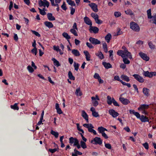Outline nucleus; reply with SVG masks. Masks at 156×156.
I'll use <instances>...</instances> for the list:
<instances>
[{
  "mask_svg": "<svg viewBox=\"0 0 156 156\" xmlns=\"http://www.w3.org/2000/svg\"><path fill=\"white\" fill-rule=\"evenodd\" d=\"M117 54L122 58H125L126 56L128 57L129 58H132V55L130 52L128 51L127 49L124 50H119L117 52Z\"/></svg>",
  "mask_w": 156,
  "mask_h": 156,
  "instance_id": "1",
  "label": "nucleus"
},
{
  "mask_svg": "<svg viewBox=\"0 0 156 156\" xmlns=\"http://www.w3.org/2000/svg\"><path fill=\"white\" fill-rule=\"evenodd\" d=\"M130 28L134 31L138 32L140 30V27L137 23L134 22H131L130 23Z\"/></svg>",
  "mask_w": 156,
  "mask_h": 156,
  "instance_id": "2",
  "label": "nucleus"
},
{
  "mask_svg": "<svg viewBox=\"0 0 156 156\" xmlns=\"http://www.w3.org/2000/svg\"><path fill=\"white\" fill-rule=\"evenodd\" d=\"M91 143L95 145H101L102 143V140L100 137H95L93 140H91Z\"/></svg>",
  "mask_w": 156,
  "mask_h": 156,
  "instance_id": "3",
  "label": "nucleus"
},
{
  "mask_svg": "<svg viewBox=\"0 0 156 156\" xmlns=\"http://www.w3.org/2000/svg\"><path fill=\"white\" fill-rule=\"evenodd\" d=\"M43 1H42V0L39 1L38 4L39 6L41 7L43 6L45 7L46 6L48 8L49 5V3L47 0H43Z\"/></svg>",
  "mask_w": 156,
  "mask_h": 156,
  "instance_id": "4",
  "label": "nucleus"
},
{
  "mask_svg": "<svg viewBox=\"0 0 156 156\" xmlns=\"http://www.w3.org/2000/svg\"><path fill=\"white\" fill-rule=\"evenodd\" d=\"M133 76L140 83H142L144 81V79L138 74H134L133 75Z\"/></svg>",
  "mask_w": 156,
  "mask_h": 156,
  "instance_id": "5",
  "label": "nucleus"
},
{
  "mask_svg": "<svg viewBox=\"0 0 156 156\" xmlns=\"http://www.w3.org/2000/svg\"><path fill=\"white\" fill-rule=\"evenodd\" d=\"M108 112L109 114L114 118H116L119 115V114L118 112L112 109H109Z\"/></svg>",
  "mask_w": 156,
  "mask_h": 156,
  "instance_id": "6",
  "label": "nucleus"
},
{
  "mask_svg": "<svg viewBox=\"0 0 156 156\" xmlns=\"http://www.w3.org/2000/svg\"><path fill=\"white\" fill-rule=\"evenodd\" d=\"M89 41L93 44L96 45L99 44L101 43V42L99 40L91 37L89 38Z\"/></svg>",
  "mask_w": 156,
  "mask_h": 156,
  "instance_id": "7",
  "label": "nucleus"
},
{
  "mask_svg": "<svg viewBox=\"0 0 156 156\" xmlns=\"http://www.w3.org/2000/svg\"><path fill=\"white\" fill-rule=\"evenodd\" d=\"M139 55L141 58L143 60L147 61L149 60L150 58L147 55L142 52H140L139 53Z\"/></svg>",
  "mask_w": 156,
  "mask_h": 156,
  "instance_id": "8",
  "label": "nucleus"
},
{
  "mask_svg": "<svg viewBox=\"0 0 156 156\" xmlns=\"http://www.w3.org/2000/svg\"><path fill=\"white\" fill-rule=\"evenodd\" d=\"M88 5L91 8L92 10L94 12H98V5L94 3H91L89 4Z\"/></svg>",
  "mask_w": 156,
  "mask_h": 156,
  "instance_id": "9",
  "label": "nucleus"
},
{
  "mask_svg": "<svg viewBox=\"0 0 156 156\" xmlns=\"http://www.w3.org/2000/svg\"><path fill=\"white\" fill-rule=\"evenodd\" d=\"M99 29L96 27H90L89 31L90 32H92V31L94 34H97L98 33L99 31Z\"/></svg>",
  "mask_w": 156,
  "mask_h": 156,
  "instance_id": "10",
  "label": "nucleus"
},
{
  "mask_svg": "<svg viewBox=\"0 0 156 156\" xmlns=\"http://www.w3.org/2000/svg\"><path fill=\"white\" fill-rule=\"evenodd\" d=\"M119 99L120 101L124 105H127L130 103V101L128 99L124 98H120Z\"/></svg>",
  "mask_w": 156,
  "mask_h": 156,
  "instance_id": "11",
  "label": "nucleus"
},
{
  "mask_svg": "<svg viewBox=\"0 0 156 156\" xmlns=\"http://www.w3.org/2000/svg\"><path fill=\"white\" fill-rule=\"evenodd\" d=\"M84 21L87 25L91 26L92 25V22L89 18L87 16H85L84 18Z\"/></svg>",
  "mask_w": 156,
  "mask_h": 156,
  "instance_id": "12",
  "label": "nucleus"
},
{
  "mask_svg": "<svg viewBox=\"0 0 156 156\" xmlns=\"http://www.w3.org/2000/svg\"><path fill=\"white\" fill-rule=\"evenodd\" d=\"M140 119L142 122H149V119L148 117L143 115H142L141 116Z\"/></svg>",
  "mask_w": 156,
  "mask_h": 156,
  "instance_id": "13",
  "label": "nucleus"
},
{
  "mask_svg": "<svg viewBox=\"0 0 156 156\" xmlns=\"http://www.w3.org/2000/svg\"><path fill=\"white\" fill-rule=\"evenodd\" d=\"M149 105L146 104H143L141 105L138 108L139 111L144 110L145 109H147L149 108Z\"/></svg>",
  "mask_w": 156,
  "mask_h": 156,
  "instance_id": "14",
  "label": "nucleus"
},
{
  "mask_svg": "<svg viewBox=\"0 0 156 156\" xmlns=\"http://www.w3.org/2000/svg\"><path fill=\"white\" fill-rule=\"evenodd\" d=\"M81 115L87 121V122H88V116L84 111H82Z\"/></svg>",
  "mask_w": 156,
  "mask_h": 156,
  "instance_id": "15",
  "label": "nucleus"
},
{
  "mask_svg": "<svg viewBox=\"0 0 156 156\" xmlns=\"http://www.w3.org/2000/svg\"><path fill=\"white\" fill-rule=\"evenodd\" d=\"M55 108L57 110V113L61 114L62 113V112L61 109L59 108V104L57 103L55 104Z\"/></svg>",
  "mask_w": 156,
  "mask_h": 156,
  "instance_id": "16",
  "label": "nucleus"
},
{
  "mask_svg": "<svg viewBox=\"0 0 156 156\" xmlns=\"http://www.w3.org/2000/svg\"><path fill=\"white\" fill-rule=\"evenodd\" d=\"M143 92L145 95L146 96H148L149 95V92L150 90L149 89L144 87L143 89Z\"/></svg>",
  "mask_w": 156,
  "mask_h": 156,
  "instance_id": "17",
  "label": "nucleus"
},
{
  "mask_svg": "<svg viewBox=\"0 0 156 156\" xmlns=\"http://www.w3.org/2000/svg\"><path fill=\"white\" fill-rule=\"evenodd\" d=\"M102 64L106 69H108L112 67V65L109 63L103 62H102Z\"/></svg>",
  "mask_w": 156,
  "mask_h": 156,
  "instance_id": "18",
  "label": "nucleus"
},
{
  "mask_svg": "<svg viewBox=\"0 0 156 156\" xmlns=\"http://www.w3.org/2000/svg\"><path fill=\"white\" fill-rule=\"evenodd\" d=\"M47 18L50 21H54L55 20V17L52 16V14L50 13H48L47 14Z\"/></svg>",
  "mask_w": 156,
  "mask_h": 156,
  "instance_id": "19",
  "label": "nucleus"
},
{
  "mask_svg": "<svg viewBox=\"0 0 156 156\" xmlns=\"http://www.w3.org/2000/svg\"><path fill=\"white\" fill-rule=\"evenodd\" d=\"M83 53L86 56V60L87 61H90V56L88 52L87 51H84Z\"/></svg>",
  "mask_w": 156,
  "mask_h": 156,
  "instance_id": "20",
  "label": "nucleus"
},
{
  "mask_svg": "<svg viewBox=\"0 0 156 156\" xmlns=\"http://www.w3.org/2000/svg\"><path fill=\"white\" fill-rule=\"evenodd\" d=\"M44 25L49 28H52L53 27V25L51 22L46 21L44 22Z\"/></svg>",
  "mask_w": 156,
  "mask_h": 156,
  "instance_id": "21",
  "label": "nucleus"
},
{
  "mask_svg": "<svg viewBox=\"0 0 156 156\" xmlns=\"http://www.w3.org/2000/svg\"><path fill=\"white\" fill-rule=\"evenodd\" d=\"M91 99L94 106V107L97 106L98 105V101L96 100V98H95V97H92Z\"/></svg>",
  "mask_w": 156,
  "mask_h": 156,
  "instance_id": "22",
  "label": "nucleus"
},
{
  "mask_svg": "<svg viewBox=\"0 0 156 156\" xmlns=\"http://www.w3.org/2000/svg\"><path fill=\"white\" fill-rule=\"evenodd\" d=\"M120 78L122 80L127 82H129L130 80L129 77L126 75H122L120 76Z\"/></svg>",
  "mask_w": 156,
  "mask_h": 156,
  "instance_id": "23",
  "label": "nucleus"
},
{
  "mask_svg": "<svg viewBox=\"0 0 156 156\" xmlns=\"http://www.w3.org/2000/svg\"><path fill=\"white\" fill-rule=\"evenodd\" d=\"M51 60L53 62L55 66H56L57 67L60 66L61 65L59 62L55 58H53Z\"/></svg>",
  "mask_w": 156,
  "mask_h": 156,
  "instance_id": "24",
  "label": "nucleus"
},
{
  "mask_svg": "<svg viewBox=\"0 0 156 156\" xmlns=\"http://www.w3.org/2000/svg\"><path fill=\"white\" fill-rule=\"evenodd\" d=\"M98 130L99 132L101 134L105 132V131H107V130L105 128L102 126L98 127Z\"/></svg>",
  "mask_w": 156,
  "mask_h": 156,
  "instance_id": "25",
  "label": "nucleus"
},
{
  "mask_svg": "<svg viewBox=\"0 0 156 156\" xmlns=\"http://www.w3.org/2000/svg\"><path fill=\"white\" fill-rule=\"evenodd\" d=\"M62 35L63 37H65L67 40L68 42L70 44L69 40V39L71 38L70 36H69L67 33L66 32L63 33Z\"/></svg>",
  "mask_w": 156,
  "mask_h": 156,
  "instance_id": "26",
  "label": "nucleus"
},
{
  "mask_svg": "<svg viewBox=\"0 0 156 156\" xmlns=\"http://www.w3.org/2000/svg\"><path fill=\"white\" fill-rule=\"evenodd\" d=\"M112 36L111 34H108L105 37V39L108 43H109L112 38Z\"/></svg>",
  "mask_w": 156,
  "mask_h": 156,
  "instance_id": "27",
  "label": "nucleus"
},
{
  "mask_svg": "<svg viewBox=\"0 0 156 156\" xmlns=\"http://www.w3.org/2000/svg\"><path fill=\"white\" fill-rule=\"evenodd\" d=\"M72 53L76 56H78L80 55L79 51L76 49L72 50Z\"/></svg>",
  "mask_w": 156,
  "mask_h": 156,
  "instance_id": "28",
  "label": "nucleus"
},
{
  "mask_svg": "<svg viewBox=\"0 0 156 156\" xmlns=\"http://www.w3.org/2000/svg\"><path fill=\"white\" fill-rule=\"evenodd\" d=\"M151 72H149L148 71H143V75L144 76L146 77H148L149 78H151V76H152L151 74Z\"/></svg>",
  "mask_w": 156,
  "mask_h": 156,
  "instance_id": "29",
  "label": "nucleus"
},
{
  "mask_svg": "<svg viewBox=\"0 0 156 156\" xmlns=\"http://www.w3.org/2000/svg\"><path fill=\"white\" fill-rule=\"evenodd\" d=\"M18 104V103H15L13 105H11L10 106V108L14 110H18L19 109V108L17 106Z\"/></svg>",
  "mask_w": 156,
  "mask_h": 156,
  "instance_id": "30",
  "label": "nucleus"
},
{
  "mask_svg": "<svg viewBox=\"0 0 156 156\" xmlns=\"http://www.w3.org/2000/svg\"><path fill=\"white\" fill-rule=\"evenodd\" d=\"M68 77L69 79L71 80H75V77L73 76L72 73L71 71H69L68 74Z\"/></svg>",
  "mask_w": 156,
  "mask_h": 156,
  "instance_id": "31",
  "label": "nucleus"
},
{
  "mask_svg": "<svg viewBox=\"0 0 156 156\" xmlns=\"http://www.w3.org/2000/svg\"><path fill=\"white\" fill-rule=\"evenodd\" d=\"M66 1L68 4L72 7L75 6L76 4L74 1L72 0H66Z\"/></svg>",
  "mask_w": 156,
  "mask_h": 156,
  "instance_id": "32",
  "label": "nucleus"
},
{
  "mask_svg": "<svg viewBox=\"0 0 156 156\" xmlns=\"http://www.w3.org/2000/svg\"><path fill=\"white\" fill-rule=\"evenodd\" d=\"M96 55L98 56V57L101 59H102L104 58V56L102 52L100 51L96 54Z\"/></svg>",
  "mask_w": 156,
  "mask_h": 156,
  "instance_id": "33",
  "label": "nucleus"
},
{
  "mask_svg": "<svg viewBox=\"0 0 156 156\" xmlns=\"http://www.w3.org/2000/svg\"><path fill=\"white\" fill-rule=\"evenodd\" d=\"M75 94L77 96H81L82 95V93L80 91V87H79L76 89Z\"/></svg>",
  "mask_w": 156,
  "mask_h": 156,
  "instance_id": "34",
  "label": "nucleus"
},
{
  "mask_svg": "<svg viewBox=\"0 0 156 156\" xmlns=\"http://www.w3.org/2000/svg\"><path fill=\"white\" fill-rule=\"evenodd\" d=\"M102 47L105 53H107L108 52L107 45L105 42L102 44Z\"/></svg>",
  "mask_w": 156,
  "mask_h": 156,
  "instance_id": "35",
  "label": "nucleus"
},
{
  "mask_svg": "<svg viewBox=\"0 0 156 156\" xmlns=\"http://www.w3.org/2000/svg\"><path fill=\"white\" fill-rule=\"evenodd\" d=\"M112 100L111 97L108 96L107 97V102L108 105H111L112 103Z\"/></svg>",
  "mask_w": 156,
  "mask_h": 156,
  "instance_id": "36",
  "label": "nucleus"
},
{
  "mask_svg": "<svg viewBox=\"0 0 156 156\" xmlns=\"http://www.w3.org/2000/svg\"><path fill=\"white\" fill-rule=\"evenodd\" d=\"M51 133L54 135L55 137L57 138H58V136L59 134L58 132L52 130H51Z\"/></svg>",
  "mask_w": 156,
  "mask_h": 156,
  "instance_id": "37",
  "label": "nucleus"
},
{
  "mask_svg": "<svg viewBox=\"0 0 156 156\" xmlns=\"http://www.w3.org/2000/svg\"><path fill=\"white\" fill-rule=\"evenodd\" d=\"M147 17L148 19H151L152 16H151V9H149L147 11Z\"/></svg>",
  "mask_w": 156,
  "mask_h": 156,
  "instance_id": "38",
  "label": "nucleus"
},
{
  "mask_svg": "<svg viewBox=\"0 0 156 156\" xmlns=\"http://www.w3.org/2000/svg\"><path fill=\"white\" fill-rule=\"evenodd\" d=\"M94 128L90 127L89 128H88V131L89 132L93 133L94 135H96L97 134V133L96 131L93 129V128Z\"/></svg>",
  "mask_w": 156,
  "mask_h": 156,
  "instance_id": "39",
  "label": "nucleus"
},
{
  "mask_svg": "<svg viewBox=\"0 0 156 156\" xmlns=\"http://www.w3.org/2000/svg\"><path fill=\"white\" fill-rule=\"evenodd\" d=\"M83 126L87 128L88 129V128H89L90 127L94 128V126L91 124H84L83 125Z\"/></svg>",
  "mask_w": 156,
  "mask_h": 156,
  "instance_id": "40",
  "label": "nucleus"
},
{
  "mask_svg": "<svg viewBox=\"0 0 156 156\" xmlns=\"http://www.w3.org/2000/svg\"><path fill=\"white\" fill-rule=\"evenodd\" d=\"M91 16L94 19V20H96V19L98 18V16L97 14H96L94 13H92L91 14Z\"/></svg>",
  "mask_w": 156,
  "mask_h": 156,
  "instance_id": "41",
  "label": "nucleus"
},
{
  "mask_svg": "<svg viewBox=\"0 0 156 156\" xmlns=\"http://www.w3.org/2000/svg\"><path fill=\"white\" fill-rule=\"evenodd\" d=\"M80 143L81 146L83 149H85L87 148V146L86 143L84 141L81 140L80 142Z\"/></svg>",
  "mask_w": 156,
  "mask_h": 156,
  "instance_id": "42",
  "label": "nucleus"
},
{
  "mask_svg": "<svg viewBox=\"0 0 156 156\" xmlns=\"http://www.w3.org/2000/svg\"><path fill=\"white\" fill-rule=\"evenodd\" d=\"M125 12L126 14L127 15H132L133 14L132 11L130 9H128L126 11H125Z\"/></svg>",
  "mask_w": 156,
  "mask_h": 156,
  "instance_id": "43",
  "label": "nucleus"
},
{
  "mask_svg": "<svg viewBox=\"0 0 156 156\" xmlns=\"http://www.w3.org/2000/svg\"><path fill=\"white\" fill-rule=\"evenodd\" d=\"M148 44L149 46V48L151 49H154L155 48V45L153 44L151 41L149 42L148 43Z\"/></svg>",
  "mask_w": 156,
  "mask_h": 156,
  "instance_id": "44",
  "label": "nucleus"
},
{
  "mask_svg": "<svg viewBox=\"0 0 156 156\" xmlns=\"http://www.w3.org/2000/svg\"><path fill=\"white\" fill-rule=\"evenodd\" d=\"M79 64L78 63H76L75 62H74V69L76 71H77L79 69Z\"/></svg>",
  "mask_w": 156,
  "mask_h": 156,
  "instance_id": "45",
  "label": "nucleus"
},
{
  "mask_svg": "<svg viewBox=\"0 0 156 156\" xmlns=\"http://www.w3.org/2000/svg\"><path fill=\"white\" fill-rule=\"evenodd\" d=\"M114 16L115 17H119L121 15V13L119 12H115L114 13Z\"/></svg>",
  "mask_w": 156,
  "mask_h": 156,
  "instance_id": "46",
  "label": "nucleus"
},
{
  "mask_svg": "<svg viewBox=\"0 0 156 156\" xmlns=\"http://www.w3.org/2000/svg\"><path fill=\"white\" fill-rule=\"evenodd\" d=\"M123 59V61L124 62V64H128L130 63V61L127 58H122Z\"/></svg>",
  "mask_w": 156,
  "mask_h": 156,
  "instance_id": "47",
  "label": "nucleus"
},
{
  "mask_svg": "<svg viewBox=\"0 0 156 156\" xmlns=\"http://www.w3.org/2000/svg\"><path fill=\"white\" fill-rule=\"evenodd\" d=\"M70 32L75 36H78L77 33L75 29H71L70 30Z\"/></svg>",
  "mask_w": 156,
  "mask_h": 156,
  "instance_id": "48",
  "label": "nucleus"
},
{
  "mask_svg": "<svg viewBox=\"0 0 156 156\" xmlns=\"http://www.w3.org/2000/svg\"><path fill=\"white\" fill-rule=\"evenodd\" d=\"M114 79L115 80H117L120 82L122 83L123 81L120 79L119 76H115L114 77Z\"/></svg>",
  "mask_w": 156,
  "mask_h": 156,
  "instance_id": "49",
  "label": "nucleus"
},
{
  "mask_svg": "<svg viewBox=\"0 0 156 156\" xmlns=\"http://www.w3.org/2000/svg\"><path fill=\"white\" fill-rule=\"evenodd\" d=\"M32 33L34 34L36 36L38 37H41V35L37 32L35 30H31Z\"/></svg>",
  "mask_w": 156,
  "mask_h": 156,
  "instance_id": "50",
  "label": "nucleus"
},
{
  "mask_svg": "<svg viewBox=\"0 0 156 156\" xmlns=\"http://www.w3.org/2000/svg\"><path fill=\"white\" fill-rule=\"evenodd\" d=\"M75 139H76V138H74L73 137H70L69 138V143L71 144H72L74 143Z\"/></svg>",
  "mask_w": 156,
  "mask_h": 156,
  "instance_id": "51",
  "label": "nucleus"
},
{
  "mask_svg": "<svg viewBox=\"0 0 156 156\" xmlns=\"http://www.w3.org/2000/svg\"><path fill=\"white\" fill-rule=\"evenodd\" d=\"M27 69L30 73H32L34 71V69L30 66H28L27 67Z\"/></svg>",
  "mask_w": 156,
  "mask_h": 156,
  "instance_id": "52",
  "label": "nucleus"
},
{
  "mask_svg": "<svg viewBox=\"0 0 156 156\" xmlns=\"http://www.w3.org/2000/svg\"><path fill=\"white\" fill-rule=\"evenodd\" d=\"M112 103L114 105L116 106H119V105L118 103L116 101L114 98H112Z\"/></svg>",
  "mask_w": 156,
  "mask_h": 156,
  "instance_id": "53",
  "label": "nucleus"
},
{
  "mask_svg": "<svg viewBox=\"0 0 156 156\" xmlns=\"http://www.w3.org/2000/svg\"><path fill=\"white\" fill-rule=\"evenodd\" d=\"M61 7L63 10L65 11H66L67 9V8L65 2H63V4L61 6Z\"/></svg>",
  "mask_w": 156,
  "mask_h": 156,
  "instance_id": "54",
  "label": "nucleus"
},
{
  "mask_svg": "<svg viewBox=\"0 0 156 156\" xmlns=\"http://www.w3.org/2000/svg\"><path fill=\"white\" fill-rule=\"evenodd\" d=\"M105 147L109 149H112L111 145L109 144H106L105 143Z\"/></svg>",
  "mask_w": 156,
  "mask_h": 156,
  "instance_id": "55",
  "label": "nucleus"
},
{
  "mask_svg": "<svg viewBox=\"0 0 156 156\" xmlns=\"http://www.w3.org/2000/svg\"><path fill=\"white\" fill-rule=\"evenodd\" d=\"M58 149V147H57V148H55L53 149H49L48 151L51 153H53L57 151Z\"/></svg>",
  "mask_w": 156,
  "mask_h": 156,
  "instance_id": "56",
  "label": "nucleus"
},
{
  "mask_svg": "<svg viewBox=\"0 0 156 156\" xmlns=\"http://www.w3.org/2000/svg\"><path fill=\"white\" fill-rule=\"evenodd\" d=\"M77 130L80 132H81L82 133H84V131L82 129L80 128L79 126V123H77Z\"/></svg>",
  "mask_w": 156,
  "mask_h": 156,
  "instance_id": "57",
  "label": "nucleus"
},
{
  "mask_svg": "<svg viewBox=\"0 0 156 156\" xmlns=\"http://www.w3.org/2000/svg\"><path fill=\"white\" fill-rule=\"evenodd\" d=\"M69 9L71 10L70 14L72 15H73L75 11V9L72 6L70 7Z\"/></svg>",
  "mask_w": 156,
  "mask_h": 156,
  "instance_id": "58",
  "label": "nucleus"
},
{
  "mask_svg": "<svg viewBox=\"0 0 156 156\" xmlns=\"http://www.w3.org/2000/svg\"><path fill=\"white\" fill-rule=\"evenodd\" d=\"M38 9L39 10V12L42 15H44L46 14V12L44 10H42L40 8H38Z\"/></svg>",
  "mask_w": 156,
  "mask_h": 156,
  "instance_id": "59",
  "label": "nucleus"
},
{
  "mask_svg": "<svg viewBox=\"0 0 156 156\" xmlns=\"http://www.w3.org/2000/svg\"><path fill=\"white\" fill-rule=\"evenodd\" d=\"M92 115L94 117H99V116L98 113L96 112V111H94V112H93V113H92Z\"/></svg>",
  "mask_w": 156,
  "mask_h": 156,
  "instance_id": "60",
  "label": "nucleus"
},
{
  "mask_svg": "<svg viewBox=\"0 0 156 156\" xmlns=\"http://www.w3.org/2000/svg\"><path fill=\"white\" fill-rule=\"evenodd\" d=\"M32 53L36 55L37 54V48H34L31 51Z\"/></svg>",
  "mask_w": 156,
  "mask_h": 156,
  "instance_id": "61",
  "label": "nucleus"
},
{
  "mask_svg": "<svg viewBox=\"0 0 156 156\" xmlns=\"http://www.w3.org/2000/svg\"><path fill=\"white\" fill-rule=\"evenodd\" d=\"M143 146L147 150H148L149 148V145L146 142L143 144Z\"/></svg>",
  "mask_w": 156,
  "mask_h": 156,
  "instance_id": "62",
  "label": "nucleus"
},
{
  "mask_svg": "<svg viewBox=\"0 0 156 156\" xmlns=\"http://www.w3.org/2000/svg\"><path fill=\"white\" fill-rule=\"evenodd\" d=\"M74 152L76 153L77 155H81L82 154V152H80L76 150V148H75L74 149Z\"/></svg>",
  "mask_w": 156,
  "mask_h": 156,
  "instance_id": "63",
  "label": "nucleus"
},
{
  "mask_svg": "<svg viewBox=\"0 0 156 156\" xmlns=\"http://www.w3.org/2000/svg\"><path fill=\"white\" fill-rule=\"evenodd\" d=\"M86 45L90 48H94L92 44L88 42L86 43Z\"/></svg>",
  "mask_w": 156,
  "mask_h": 156,
  "instance_id": "64",
  "label": "nucleus"
}]
</instances>
